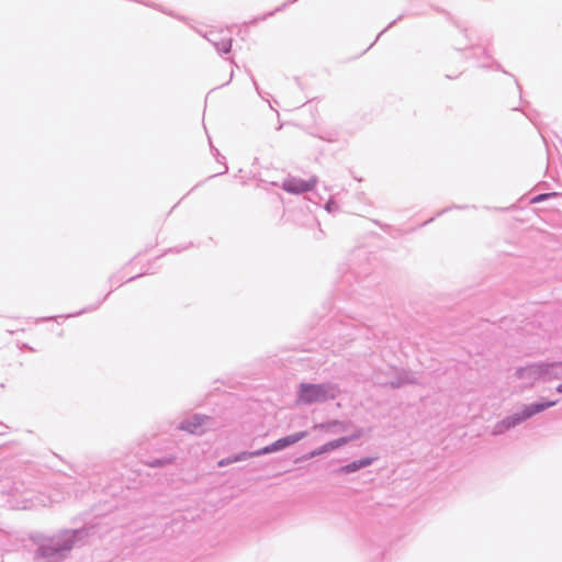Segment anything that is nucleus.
I'll list each match as a JSON object with an SVG mask.
<instances>
[{"mask_svg":"<svg viewBox=\"0 0 562 562\" xmlns=\"http://www.w3.org/2000/svg\"><path fill=\"white\" fill-rule=\"evenodd\" d=\"M83 531L65 529L50 536L35 539L34 562H64L70 551L81 541Z\"/></svg>","mask_w":562,"mask_h":562,"instance_id":"f257e3e1","label":"nucleus"},{"mask_svg":"<svg viewBox=\"0 0 562 562\" xmlns=\"http://www.w3.org/2000/svg\"><path fill=\"white\" fill-rule=\"evenodd\" d=\"M557 405V401L535 402L521 405L516 412L497 422L492 428V435H502L527 422L543 411Z\"/></svg>","mask_w":562,"mask_h":562,"instance_id":"f03ea898","label":"nucleus"},{"mask_svg":"<svg viewBox=\"0 0 562 562\" xmlns=\"http://www.w3.org/2000/svg\"><path fill=\"white\" fill-rule=\"evenodd\" d=\"M340 390L337 384L326 383H301L296 390V405L322 404L338 397Z\"/></svg>","mask_w":562,"mask_h":562,"instance_id":"7ed1b4c3","label":"nucleus"},{"mask_svg":"<svg viewBox=\"0 0 562 562\" xmlns=\"http://www.w3.org/2000/svg\"><path fill=\"white\" fill-rule=\"evenodd\" d=\"M372 381L378 385L393 389L401 387L413 382L406 372L391 367L385 370L380 369L375 371L372 375Z\"/></svg>","mask_w":562,"mask_h":562,"instance_id":"20e7f679","label":"nucleus"},{"mask_svg":"<svg viewBox=\"0 0 562 562\" xmlns=\"http://www.w3.org/2000/svg\"><path fill=\"white\" fill-rule=\"evenodd\" d=\"M546 370V367H540V362L531 363L516 369L514 375L525 387H530L538 381H542Z\"/></svg>","mask_w":562,"mask_h":562,"instance_id":"39448f33","label":"nucleus"},{"mask_svg":"<svg viewBox=\"0 0 562 562\" xmlns=\"http://www.w3.org/2000/svg\"><path fill=\"white\" fill-rule=\"evenodd\" d=\"M361 436H362V430L357 429L348 436H344V437L330 440V441L315 448L305 457V459L315 458V457L331 452L336 449L344 447L345 445H347L350 441H355V440L359 439Z\"/></svg>","mask_w":562,"mask_h":562,"instance_id":"423d86ee","label":"nucleus"},{"mask_svg":"<svg viewBox=\"0 0 562 562\" xmlns=\"http://www.w3.org/2000/svg\"><path fill=\"white\" fill-rule=\"evenodd\" d=\"M316 183L317 178L314 176L308 178L289 177L283 181L282 188L290 193L300 194L313 190Z\"/></svg>","mask_w":562,"mask_h":562,"instance_id":"0eeeda50","label":"nucleus"},{"mask_svg":"<svg viewBox=\"0 0 562 562\" xmlns=\"http://www.w3.org/2000/svg\"><path fill=\"white\" fill-rule=\"evenodd\" d=\"M306 436H307L306 431H297V432L290 434L285 437H282L280 439L276 440L274 442L263 447L262 452H265V454H269V453H274V452L284 450L288 447L297 443L299 441L304 439Z\"/></svg>","mask_w":562,"mask_h":562,"instance_id":"6e6552de","label":"nucleus"},{"mask_svg":"<svg viewBox=\"0 0 562 562\" xmlns=\"http://www.w3.org/2000/svg\"><path fill=\"white\" fill-rule=\"evenodd\" d=\"M210 418L202 415H194L180 423L179 429L193 435H201L205 430Z\"/></svg>","mask_w":562,"mask_h":562,"instance_id":"1a4fd4ad","label":"nucleus"},{"mask_svg":"<svg viewBox=\"0 0 562 562\" xmlns=\"http://www.w3.org/2000/svg\"><path fill=\"white\" fill-rule=\"evenodd\" d=\"M350 424L348 422L333 419L313 425L314 430H324L326 432L338 435L348 431Z\"/></svg>","mask_w":562,"mask_h":562,"instance_id":"9d476101","label":"nucleus"},{"mask_svg":"<svg viewBox=\"0 0 562 562\" xmlns=\"http://www.w3.org/2000/svg\"><path fill=\"white\" fill-rule=\"evenodd\" d=\"M373 461H374V458H370V457L362 458L360 460H356L346 465L340 467L337 470V473L344 474V475L350 474V473L357 472L363 468L371 465L373 463Z\"/></svg>","mask_w":562,"mask_h":562,"instance_id":"9b49d317","label":"nucleus"},{"mask_svg":"<svg viewBox=\"0 0 562 562\" xmlns=\"http://www.w3.org/2000/svg\"><path fill=\"white\" fill-rule=\"evenodd\" d=\"M540 367H546L542 381L559 379L562 376V362H540Z\"/></svg>","mask_w":562,"mask_h":562,"instance_id":"f8f14e48","label":"nucleus"},{"mask_svg":"<svg viewBox=\"0 0 562 562\" xmlns=\"http://www.w3.org/2000/svg\"><path fill=\"white\" fill-rule=\"evenodd\" d=\"M260 456H265V452H262V448L255 451H243L236 456L231 457V461L240 462Z\"/></svg>","mask_w":562,"mask_h":562,"instance_id":"ddd939ff","label":"nucleus"},{"mask_svg":"<svg viewBox=\"0 0 562 562\" xmlns=\"http://www.w3.org/2000/svg\"><path fill=\"white\" fill-rule=\"evenodd\" d=\"M34 507L35 504L31 499L24 501L21 505L16 506L18 509H32Z\"/></svg>","mask_w":562,"mask_h":562,"instance_id":"4468645a","label":"nucleus"},{"mask_svg":"<svg viewBox=\"0 0 562 562\" xmlns=\"http://www.w3.org/2000/svg\"><path fill=\"white\" fill-rule=\"evenodd\" d=\"M231 463H235V461H231V457L229 458H226V459H222L220 462H218V465L220 467H225V465H228Z\"/></svg>","mask_w":562,"mask_h":562,"instance_id":"2eb2a0df","label":"nucleus"},{"mask_svg":"<svg viewBox=\"0 0 562 562\" xmlns=\"http://www.w3.org/2000/svg\"><path fill=\"white\" fill-rule=\"evenodd\" d=\"M550 194H540L536 198L532 199V202H539V201H542L543 199L548 198Z\"/></svg>","mask_w":562,"mask_h":562,"instance_id":"dca6fc26","label":"nucleus"},{"mask_svg":"<svg viewBox=\"0 0 562 562\" xmlns=\"http://www.w3.org/2000/svg\"><path fill=\"white\" fill-rule=\"evenodd\" d=\"M557 392L562 393V383L557 386Z\"/></svg>","mask_w":562,"mask_h":562,"instance_id":"f3484780","label":"nucleus"}]
</instances>
